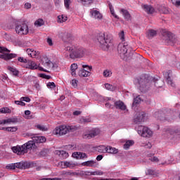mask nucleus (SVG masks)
<instances>
[{
	"label": "nucleus",
	"instance_id": "nucleus-1",
	"mask_svg": "<svg viewBox=\"0 0 180 180\" xmlns=\"http://www.w3.org/2000/svg\"><path fill=\"white\" fill-rule=\"evenodd\" d=\"M96 39L99 47L103 50L109 49V44L112 41V34L107 32H100L96 34Z\"/></svg>",
	"mask_w": 180,
	"mask_h": 180
},
{
	"label": "nucleus",
	"instance_id": "nucleus-2",
	"mask_svg": "<svg viewBox=\"0 0 180 180\" xmlns=\"http://www.w3.org/2000/svg\"><path fill=\"white\" fill-rule=\"evenodd\" d=\"M65 50L70 53V57L72 60H75V58H82V57L85 56V49L81 46H67Z\"/></svg>",
	"mask_w": 180,
	"mask_h": 180
},
{
	"label": "nucleus",
	"instance_id": "nucleus-3",
	"mask_svg": "<svg viewBox=\"0 0 180 180\" xmlns=\"http://www.w3.org/2000/svg\"><path fill=\"white\" fill-rule=\"evenodd\" d=\"M36 147V143L33 140L29 141L26 143L22 146H14L12 148V151L18 155H22L23 154H26L27 153V150H30L32 148H34Z\"/></svg>",
	"mask_w": 180,
	"mask_h": 180
},
{
	"label": "nucleus",
	"instance_id": "nucleus-4",
	"mask_svg": "<svg viewBox=\"0 0 180 180\" xmlns=\"http://www.w3.org/2000/svg\"><path fill=\"white\" fill-rule=\"evenodd\" d=\"M134 82L141 92H147V91L150 89V80L146 79L144 76L135 79Z\"/></svg>",
	"mask_w": 180,
	"mask_h": 180
},
{
	"label": "nucleus",
	"instance_id": "nucleus-5",
	"mask_svg": "<svg viewBox=\"0 0 180 180\" xmlns=\"http://www.w3.org/2000/svg\"><path fill=\"white\" fill-rule=\"evenodd\" d=\"M77 129H78V127L75 125H60L55 128L53 133L56 136H64L70 131L77 130Z\"/></svg>",
	"mask_w": 180,
	"mask_h": 180
},
{
	"label": "nucleus",
	"instance_id": "nucleus-6",
	"mask_svg": "<svg viewBox=\"0 0 180 180\" xmlns=\"http://www.w3.org/2000/svg\"><path fill=\"white\" fill-rule=\"evenodd\" d=\"M138 134L142 137H151L153 131L147 127L139 126L136 128Z\"/></svg>",
	"mask_w": 180,
	"mask_h": 180
},
{
	"label": "nucleus",
	"instance_id": "nucleus-7",
	"mask_svg": "<svg viewBox=\"0 0 180 180\" xmlns=\"http://www.w3.org/2000/svg\"><path fill=\"white\" fill-rule=\"evenodd\" d=\"M15 32L20 34V36L27 34L29 33V27L27 26V24L25 22L18 24L15 26Z\"/></svg>",
	"mask_w": 180,
	"mask_h": 180
},
{
	"label": "nucleus",
	"instance_id": "nucleus-8",
	"mask_svg": "<svg viewBox=\"0 0 180 180\" xmlns=\"http://www.w3.org/2000/svg\"><path fill=\"white\" fill-rule=\"evenodd\" d=\"M154 117L156 119H158V120H160L161 122H165V120H167V122H169V115H167V110L156 111L154 113Z\"/></svg>",
	"mask_w": 180,
	"mask_h": 180
},
{
	"label": "nucleus",
	"instance_id": "nucleus-9",
	"mask_svg": "<svg viewBox=\"0 0 180 180\" xmlns=\"http://www.w3.org/2000/svg\"><path fill=\"white\" fill-rule=\"evenodd\" d=\"M117 51L121 56H127V51L133 53V49L126 44H120L117 47Z\"/></svg>",
	"mask_w": 180,
	"mask_h": 180
},
{
	"label": "nucleus",
	"instance_id": "nucleus-10",
	"mask_svg": "<svg viewBox=\"0 0 180 180\" xmlns=\"http://www.w3.org/2000/svg\"><path fill=\"white\" fill-rule=\"evenodd\" d=\"M82 69H80L78 72L79 77H89L91 75V72L89 71H91L92 66H88L86 65H84Z\"/></svg>",
	"mask_w": 180,
	"mask_h": 180
},
{
	"label": "nucleus",
	"instance_id": "nucleus-11",
	"mask_svg": "<svg viewBox=\"0 0 180 180\" xmlns=\"http://www.w3.org/2000/svg\"><path fill=\"white\" fill-rule=\"evenodd\" d=\"M27 68H29L30 70H39V71H43L44 72H49L47 70L39 66L37 63L33 60L28 61Z\"/></svg>",
	"mask_w": 180,
	"mask_h": 180
},
{
	"label": "nucleus",
	"instance_id": "nucleus-12",
	"mask_svg": "<svg viewBox=\"0 0 180 180\" xmlns=\"http://www.w3.org/2000/svg\"><path fill=\"white\" fill-rule=\"evenodd\" d=\"M98 134H99V131L97 129H94L89 131V132H85L83 134V139H88V140H90V139H94V137H96V136H98Z\"/></svg>",
	"mask_w": 180,
	"mask_h": 180
},
{
	"label": "nucleus",
	"instance_id": "nucleus-13",
	"mask_svg": "<svg viewBox=\"0 0 180 180\" xmlns=\"http://www.w3.org/2000/svg\"><path fill=\"white\" fill-rule=\"evenodd\" d=\"M145 119L146 113H139V115H137L136 117L134 119V123H135V124H140L141 123H143V122H144Z\"/></svg>",
	"mask_w": 180,
	"mask_h": 180
},
{
	"label": "nucleus",
	"instance_id": "nucleus-14",
	"mask_svg": "<svg viewBox=\"0 0 180 180\" xmlns=\"http://www.w3.org/2000/svg\"><path fill=\"white\" fill-rule=\"evenodd\" d=\"M90 14L91 15V18H94V19H98V20H101L102 18H103L102 13H101V12H99L98 10L91 9L90 11Z\"/></svg>",
	"mask_w": 180,
	"mask_h": 180
},
{
	"label": "nucleus",
	"instance_id": "nucleus-15",
	"mask_svg": "<svg viewBox=\"0 0 180 180\" xmlns=\"http://www.w3.org/2000/svg\"><path fill=\"white\" fill-rule=\"evenodd\" d=\"M41 63L42 64V65H44V67H45V68H47L49 70V68H51V65H52V63L51 60H50L47 57H43L41 59Z\"/></svg>",
	"mask_w": 180,
	"mask_h": 180
},
{
	"label": "nucleus",
	"instance_id": "nucleus-16",
	"mask_svg": "<svg viewBox=\"0 0 180 180\" xmlns=\"http://www.w3.org/2000/svg\"><path fill=\"white\" fill-rule=\"evenodd\" d=\"M60 165L62 168H74V167L77 166V163L72 162V161H64L60 162Z\"/></svg>",
	"mask_w": 180,
	"mask_h": 180
},
{
	"label": "nucleus",
	"instance_id": "nucleus-17",
	"mask_svg": "<svg viewBox=\"0 0 180 180\" xmlns=\"http://www.w3.org/2000/svg\"><path fill=\"white\" fill-rule=\"evenodd\" d=\"M72 156L73 158H77V160H83V158H88V155L82 152H75L72 153Z\"/></svg>",
	"mask_w": 180,
	"mask_h": 180
},
{
	"label": "nucleus",
	"instance_id": "nucleus-18",
	"mask_svg": "<svg viewBox=\"0 0 180 180\" xmlns=\"http://www.w3.org/2000/svg\"><path fill=\"white\" fill-rule=\"evenodd\" d=\"M32 140L34 144H39L40 143H46V137L34 136L32 137Z\"/></svg>",
	"mask_w": 180,
	"mask_h": 180
},
{
	"label": "nucleus",
	"instance_id": "nucleus-19",
	"mask_svg": "<svg viewBox=\"0 0 180 180\" xmlns=\"http://www.w3.org/2000/svg\"><path fill=\"white\" fill-rule=\"evenodd\" d=\"M114 105L115 106L116 109H120L121 110H126L127 107L121 101H117L114 103Z\"/></svg>",
	"mask_w": 180,
	"mask_h": 180
},
{
	"label": "nucleus",
	"instance_id": "nucleus-20",
	"mask_svg": "<svg viewBox=\"0 0 180 180\" xmlns=\"http://www.w3.org/2000/svg\"><path fill=\"white\" fill-rule=\"evenodd\" d=\"M62 39L65 43H71L72 41V34L65 32Z\"/></svg>",
	"mask_w": 180,
	"mask_h": 180
},
{
	"label": "nucleus",
	"instance_id": "nucleus-21",
	"mask_svg": "<svg viewBox=\"0 0 180 180\" xmlns=\"http://www.w3.org/2000/svg\"><path fill=\"white\" fill-rule=\"evenodd\" d=\"M84 167H92L93 168H96L98 167V163L94 160H89L82 163Z\"/></svg>",
	"mask_w": 180,
	"mask_h": 180
},
{
	"label": "nucleus",
	"instance_id": "nucleus-22",
	"mask_svg": "<svg viewBox=\"0 0 180 180\" xmlns=\"http://www.w3.org/2000/svg\"><path fill=\"white\" fill-rule=\"evenodd\" d=\"M120 13L123 15L126 20H131V15H130V13H129V11L124 8H122L120 10Z\"/></svg>",
	"mask_w": 180,
	"mask_h": 180
},
{
	"label": "nucleus",
	"instance_id": "nucleus-23",
	"mask_svg": "<svg viewBox=\"0 0 180 180\" xmlns=\"http://www.w3.org/2000/svg\"><path fill=\"white\" fill-rule=\"evenodd\" d=\"M26 52L28 56H30L32 57V58H34L37 56H39V54H40V52L36 51L32 49H27L26 50Z\"/></svg>",
	"mask_w": 180,
	"mask_h": 180
},
{
	"label": "nucleus",
	"instance_id": "nucleus-24",
	"mask_svg": "<svg viewBox=\"0 0 180 180\" xmlns=\"http://www.w3.org/2000/svg\"><path fill=\"white\" fill-rule=\"evenodd\" d=\"M142 8L145 11V12H147V13L149 14L154 13V12H155V9H154L151 6L143 5Z\"/></svg>",
	"mask_w": 180,
	"mask_h": 180
},
{
	"label": "nucleus",
	"instance_id": "nucleus-25",
	"mask_svg": "<svg viewBox=\"0 0 180 180\" xmlns=\"http://www.w3.org/2000/svg\"><path fill=\"white\" fill-rule=\"evenodd\" d=\"M106 153H108L109 154H117V153H119V150L116 149V148L108 146Z\"/></svg>",
	"mask_w": 180,
	"mask_h": 180
},
{
	"label": "nucleus",
	"instance_id": "nucleus-26",
	"mask_svg": "<svg viewBox=\"0 0 180 180\" xmlns=\"http://www.w3.org/2000/svg\"><path fill=\"white\" fill-rule=\"evenodd\" d=\"M146 36L148 39H153V37H155V36H157V31L154 30H149L146 32Z\"/></svg>",
	"mask_w": 180,
	"mask_h": 180
},
{
	"label": "nucleus",
	"instance_id": "nucleus-27",
	"mask_svg": "<svg viewBox=\"0 0 180 180\" xmlns=\"http://www.w3.org/2000/svg\"><path fill=\"white\" fill-rule=\"evenodd\" d=\"M77 70H78V65H77L76 63H72L70 66V72L72 77L76 75L75 71H77Z\"/></svg>",
	"mask_w": 180,
	"mask_h": 180
},
{
	"label": "nucleus",
	"instance_id": "nucleus-28",
	"mask_svg": "<svg viewBox=\"0 0 180 180\" xmlns=\"http://www.w3.org/2000/svg\"><path fill=\"white\" fill-rule=\"evenodd\" d=\"M68 20V17H67L65 15H61L58 16V23H64V22H67Z\"/></svg>",
	"mask_w": 180,
	"mask_h": 180
},
{
	"label": "nucleus",
	"instance_id": "nucleus-29",
	"mask_svg": "<svg viewBox=\"0 0 180 180\" xmlns=\"http://www.w3.org/2000/svg\"><path fill=\"white\" fill-rule=\"evenodd\" d=\"M162 34L163 36L167 37L168 40L172 41L173 35L172 33H171V32L165 30L162 31Z\"/></svg>",
	"mask_w": 180,
	"mask_h": 180
},
{
	"label": "nucleus",
	"instance_id": "nucleus-30",
	"mask_svg": "<svg viewBox=\"0 0 180 180\" xmlns=\"http://www.w3.org/2000/svg\"><path fill=\"white\" fill-rule=\"evenodd\" d=\"M134 144V141L133 140H129L124 144V150H129L131 146Z\"/></svg>",
	"mask_w": 180,
	"mask_h": 180
},
{
	"label": "nucleus",
	"instance_id": "nucleus-31",
	"mask_svg": "<svg viewBox=\"0 0 180 180\" xmlns=\"http://www.w3.org/2000/svg\"><path fill=\"white\" fill-rule=\"evenodd\" d=\"M112 70H105L103 72V76L104 78H110L112 77Z\"/></svg>",
	"mask_w": 180,
	"mask_h": 180
},
{
	"label": "nucleus",
	"instance_id": "nucleus-32",
	"mask_svg": "<svg viewBox=\"0 0 180 180\" xmlns=\"http://www.w3.org/2000/svg\"><path fill=\"white\" fill-rule=\"evenodd\" d=\"M6 124H9L11 123H18L19 120L18 118H8L7 120H4Z\"/></svg>",
	"mask_w": 180,
	"mask_h": 180
},
{
	"label": "nucleus",
	"instance_id": "nucleus-33",
	"mask_svg": "<svg viewBox=\"0 0 180 180\" xmlns=\"http://www.w3.org/2000/svg\"><path fill=\"white\" fill-rule=\"evenodd\" d=\"M107 146H98L96 147V151L98 153H106Z\"/></svg>",
	"mask_w": 180,
	"mask_h": 180
},
{
	"label": "nucleus",
	"instance_id": "nucleus-34",
	"mask_svg": "<svg viewBox=\"0 0 180 180\" xmlns=\"http://www.w3.org/2000/svg\"><path fill=\"white\" fill-rule=\"evenodd\" d=\"M79 122L82 124H85L86 123H91V118L82 117V118H80Z\"/></svg>",
	"mask_w": 180,
	"mask_h": 180
},
{
	"label": "nucleus",
	"instance_id": "nucleus-35",
	"mask_svg": "<svg viewBox=\"0 0 180 180\" xmlns=\"http://www.w3.org/2000/svg\"><path fill=\"white\" fill-rule=\"evenodd\" d=\"M43 25H44V20H43V19H38L34 22V25L37 26L38 27L43 26Z\"/></svg>",
	"mask_w": 180,
	"mask_h": 180
},
{
	"label": "nucleus",
	"instance_id": "nucleus-36",
	"mask_svg": "<svg viewBox=\"0 0 180 180\" xmlns=\"http://www.w3.org/2000/svg\"><path fill=\"white\" fill-rule=\"evenodd\" d=\"M84 6H89L94 2V0H80Z\"/></svg>",
	"mask_w": 180,
	"mask_h": 180
},
{
	"label": "nucleus",
	"instance_id": "nucleus-37",
	"mask_svg": "<svg viewBox=\"0 0 180 180\" xmlns=\"http://www.w3.org/2000/svg\"><path fill=\"white\" fill-rule=\"evenodd\" d=\"M105 87L108 89V91H115V89H116L115 86L109 83L105 84Z\"/></svg>",
	"mask_w": 180,
	"mask_h": 180
},
{
	"label": "nucleus",
	"instance_id": "nucleus-38",
	"mask_svg": "<svg viewBox=\"0 0 180 180\" xmlns=\"http://www.w3.org/2000/svg\"><path fill=\"white\" fill-rule=\"evenodd\" d=\"M8 71L12 72L13 75H18L19 74V71L16 70L14 68H12L11 66L8 67Z\"/></svg>",
	"mask_w": 180,
	"mask_h": 180
},
{
	"label": "nucleus",
	"instance_id": "nucleus-39",
	"mask_svg": "<svg viewBox=\"0 0 180 180\" xmlns=\"http://www.w3.org/2000/svg\"><path fill=\"white\" fill-rule=\"evenodd\" d=\"M16 58V54L15 53H7L5 56L6 60H11L12 58Z\"/></svg>",
	"mask_w": 180,
	"mask_h": 180
},
{
	"label": "nucleus",
	"instance_id": "nucleus-40",
	"mask_svg": "<svg viewBox=\"0 0 180 180\" xmlns=\"http://www.w3.org/2000/svg\"><path fill=\"white\" fill-rule=\"evenodd\" d=\"M89 174H90V175H103V172L101 171V170H97L96 172H89Z\"/></svg>",
	"mask_w": 180,
	"mask_h": 180
},
{
	"label": "nucleus",
	"instance_id": "nucleus-41",
	"mask_svg": "<svg viewBox=\"0 0 180 180\" xmlns=\"http://www.w3.org/2000/svg\"><path fill=\"white\" fill-rule=\"evenodd\" d=\"M141 102V98H140V96H136L134 99L133 105L135 106V105H139Z\"/></svg>",
	"mask_w": 180,
	"mask_h": 180
},
{
	"label": "nucleus",
	"instance_id": "nucleus-42",
	"mask_svg": "<svg viewBox=\"0 0 180 180\" xmlns=\"http://www.w3.org/2000/svg\"><path fill=\"white\" fill-rule=\"evenodd\" d=\"M59 155H61L63 157V158H68V153L64 151V150H60L58 152Z\"/></svg>",
	"mask_w": 180,
	"mask_h": 180
},
{
	"label": "nucleus",
	"instance_id": "nucleus-43",
	"mask_svg": "<svg viewBox=\"0 0 180 180\" xmlns=\"http://www.w3.org/2000/svg\"><path fill=\"white\" fill-rule=\"evenodd\" d=\"M7 131H11V133H15V131H18V127H7Z\"/></svg>",
	"mask_w": 180,
	"mask_h": 180
},
{
	"label": "nucleus",
	"instance_id": "nucleus-44",
	"mask_svg": "<svg viewBox=\"0 0 180 180\" xmlns=\"http://www.w3.org/2000/svg\"><path fill=\"white\" fill-rule=\"evenodd\" d=\"M37 128L38 130H41V131H47V128L44 125L38 124L37 125Z\"/></svg>",
	"mask_w": 180,
	"mask_h": 180
},
{
	"label": "nucleus",
	"instance_id": "nucleus-45",
	"mask_svg": "<svg viewBox=\"0 0 180 180\" xmlns=\"http://www.w3.org/2000/svg\"><path fill=\"white\" fill-rule=\"evenodd\" d=\"M15 168H18L20 169H25L24 165H23V162L15 163Z\"/></svg>",
	"mask_w": 180,
	"mask_h": 180
},
{
	"label": "nucleus",
	"instance_id": "nucleus-46",
	"mask_svg": "<svg viewBox=\"0 0 180 180\" xmlns=\"http://www.w3.org/2000/svg\"><path fill=\"white\" fill-rule=\"evenodd\" d=\"M7 169H16V163L8 165L6 167Z\"/></svg>",
	"mask_w": 180,
	"mask_h": 180
},
{
	"label": "nucleus",
	"instance_id": "nucleus-47",
	"mask_svg": "<svg viewBox=\"0 0 180 180\" xmlns=\"http://www.w3.org/2000/svg\"><path fill=\"white\" fill-rule=\"evenodd\" d=\"M70 84L73 88H77V86H78V80L74 79L70 82Z\"/></svg>",
	"mask_w": 180,
	"mask_h": 180
},
{
	"label": "nucleus",
	"instance_id": "nucleus-48",
	"mask_svg": "<svg viewBox=\"0 0 180 180\" xmlns=\"http://www.w3.org/2000/svg\"><path fill=\"white\" fill-rule=\"evenodd\" d=\"M14 103H15V105H18L19 106H26V103H24L21 100H20V101H15Z\"/></svg>",
	"mask_w": 180,
	"mask_h": 180
},
{
	"label": "nucleus",
	"instance_id": "nucleus-49",
	"mask_svg": "<svg viewBox=\"0 0 180 180\" xmlns=\"http://www.w3.org/2000/svg\"><path fill=\"white\" fill-rule=\"evenodd\" d=\"M71 4V0H64V5L66 9H70V4Z\"/></svg>",
	"mask_w": 180,
	"mask_h": 180
},
{
	"label": "nucleus",
	"instance_id": "nucleus-50",
	"mask_svg": "<svg viewBox=\"0 0 180 180\" xmlns=\"http://www.w3.org/2000/svg\"><path fill=\"white\" fill-rule=\"evenodd\" d=\"M46 86L48 88H51V89H53V88L56 87V84L54 82H48L46 84Z\"/></svg>",
	"mask_w": 180,
	"mask_h": 180
},
{
	"label": "nucleus",
	"instance_id": "nucleus-51",
	"mask_svg": "<svg viewBox=\"0 0 180 180\" xmlns=\"http://www.w3.org/2000/svg\"><path fill=\"white\" fill-rule=\"evenodd\" d=\"M119 37L122 41H124V31H121L119 34Z\"/></svg>",
	"mask_w": 180,
	"mask_h": 180
},
{
	"label": "nucleus",
	"instance_id": "nucleus-52",
	"mask_svg": "<svg viewBox=\"0 0 180 180\" xmlns=\"http://www.w3.org/2000/svg\"><path fill=\"white\" fill-rule=\"evenodd\" d=\"M147 172L148 175H157V173L153 169H148Z\"/></svg>",
	"mask_w": 180,
	"mask_h": 180
},
{
	"label": "nucleus",
	"instance_id": "nucleus-53",
	"mask_svg": "<svg viewBox=\"0 0 180 180\" xmlns=\"http://www.w3.org/2000/svg\"><path fill=\"white\" fill-rule=\"evenodd\" d=\"M171 1L172 2L173 5H175V6H180L179 0H172Z\"/></svg>",
	"mask_w": 180,
	"mask_h": 180
},
{
	"label": "nucleus",
	"instance_id": "nucleus-54",
	"mask_svg": "<svg viewBox=\"0 0 180 180\" xmlns=\"http://www.w3.org/2000/svg\"><path fill=\"white\" fill-rule=\"evenodd\" d=\"M20 101H22V102H30V98L29 97H21L20 98Z\"/></svg>",
	"mask_w": 180,
	"mask_h": 180
},
{
	"label": "nucleus",
	"instance_id": "nucleus-55",
	"mask_svg": "<svg viewBox=\"0 0 180 180\" xmlns=\"http://www.w3.org/2000/svg\"><path fill=\"white\" fill-rule=\"evenodd\" d=\"M40 77L41 78H44L45 79H50V78H51V76L47 75L46 74H41Z\"/></svg>",
	"mask_w": 180,
	"mask_h": 180
},
{
	"label": "nucleus",
	"instance_id": "nucleus-56",
	"mask_svg": "<svg viewBox=\"0 0 180 180\" xmlns=\"http://www.w3.org/2000/svg\"><path fill=\"white\" fill-rule=\"evenodd\" d=\"M23 165H24V169H26L27 168H30V162H23Z\"/></svg>",
	"mask_w": 180,
	"mask_h": 180
},
{
	"label": "nucleus",
	"instance_id": "nucleus-57",
	"mask_svg": "<svg viewBox=\"0 0 180 180\" xmlns=\"http://www.w3.org/2000/svg\"><path fill=\"white\" fill-rule=\"evenodd\" d=\"M167 84L171 85V86H174V82H172V79H171V77H167Z\"/></svg>",
	"mask_w": 180,
	"mask_h": 180
},
{
	"label": "nucleus",
	"instance_id": "nucleus-58",
	"mask_svg": "<svg viewBox=\"0 0 180 180\" xmlns=\"http://www.w3.org/2000/svg\"><path fill=\"white\" fill-rule=\"evenodd\" d=\"M74 175H75V172H72L71 171H66V176H74Z\"/></svg>",
	"mask_w": 180,
	"mask_h": 180
},
{
	"label": "nucleus",
	"instance_id": "nucleus-59",
	"mask_svg": "<svg viewBox=\"0 0 180 180\" xmlns=\"http://www.w3.org/2000/svg\"><path fill=\"white\" fill-rule=\"evenodd\" d=\"M18 60L20 61V63H27V60L25 59L23 57H19Z\"/></svg>",
	"mask_w": 180,
	"mask_h": 180
},
{
	"label": "nucleus",
	"instance_id": "nucleus-60",
	"mask_svg": "<svg viewBox=\"0 0 180 180\" xmlns=\"http://www.w3.org/2000/svg\"><path fill=\"white\" fill-rule=\"evenodd\" d=\"M41 180H61V179L60 178H57V177H55V178H43Z\"/></svg>",
	"mask_w": 180,
	"mask_h": 180
},
{
	"label": "nucleus",
	"instance_id": "nucleus-61",
	"mask_svg": "<svg viewBox=\"0 0 180 180\" xmlns=\"http://www.w3.org/2000/svg\"><path fill=\"white\" fill-rule=\"evenodd\" d=\"M4 51H6L7 53H9V50L6 48L1 47L0 46V53H4Z\"/></svg>",
	"mask_w": 180,
	"mask_h": 180
},
{
	"label": "nucleus",
	"instance_id": "nucleus-62",
	"mask_svg": "<svg viewBox=\"0 0 180 180\" xmlns=\"http://www.w3.org/2000/svg\"><path fill=\"white\" fill-rule=\"evenodd\" d=\"M25 9H30V8H32V4L29 2H27L25 4Z\"/></svg>",
	"mask_w": 180,
	"mask_h": 180
},
{
	"label": "nucleus",
	"instance_id": "nucleus-63",
	"mask_svg": "<svg viewBox=\"0 0 180 180\" xmlns=\"http://www.w3.org/2000/svg\"><path fill=\"white\" fill-rule=\"evenodd\" d=\"M150 160L153 162H158V161H160V160H158V158H157V157L151 158Z\"/></svg>",
	"mask_w": 180,
	"mask_h": 180
},
{
	"label": "nucleus",
	"instance_id": "nucleus-64",
	"mask_svg": "<svg viewBox=\"0 0 180 180\" xmlns=\"http://www.w3.org/2000/svg\"><path fill=\"white\" fill-rule=\"evenodd\" d=\"M47 43H48L49 46H53V40L51 39V38L47 39Z\"/></svg>",
	"mask_w": 180,
	"mask_h": 180
}]
</instances>
